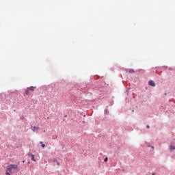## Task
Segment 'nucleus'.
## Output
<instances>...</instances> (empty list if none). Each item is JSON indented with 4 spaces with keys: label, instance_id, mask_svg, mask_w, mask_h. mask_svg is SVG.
Returning <instances> with one entry per match:
<instances>
[{
    "label": "nucleus",
    "instance_id": "obj_1",
    "mask_svg": "<svg viewBox=\"0 0 175 175\" xmlns=\"http://www.w3.org/2000/svg\"><path fill=\"white\" fill-rule=\"evenodd\" d=\"M17 170H18V165L16 164H11L7 167L5 175H12L10 173H14V172H17Z\"/></svg>",
    "mask_w": 175,
    "mask_h": 175
},
{
    "label": "nucleus",
    "instance_id": "obj_2",
    "mask_svg": "<svg viewBox=\"0 0 175 175\" xmlns=\"http://www.w3.org/2000/svg\"><path fill=\"white\" fill-rule=\"evenodd\" d=\"M148 84L151 85V87H155V82H154V81H149Z\"/></svg>",
    "mask_w": 175,
    "mask_h": 175
},
{
    "label": "nucleus",
    "instance_id": "obj_3",
    "mask_svg": "<svg viewBox=\"0 0 175 175\" xmlns=\"http://www.w3.org/2000/svg\"><path fill=\"white\" fill-rule=\"evenodd\" d=\"M31 130L33 132H35L36 131H38L39 128L33 126V127H31Z\"/></svg>",
    "mask_w": 175,
    "mask_h": 175
},
{
    "label": "nucleus",
    "instance_id": "obj_4",
    "mask_svg": "<svg viewBox=\"0 0 175 175\" xmlns=\"http://www.w3.org/2000/svg\"><path fill=\"white\" fill-rule=\"evenodd\" d=\"M29 88V91H34L35 88H34L33 86H31L30 88Z\"/></svg>",
    "mask_w": 175,
    "mask_h": 175
},
{
    "label": "nucleus",
    "instance_id": "obj_5",
    "mask_svg": "<svg viewBox=\"0 0 175 175\" xmlns=\"http://www.w3.org/2000/svg\"><path fill=\"white\" fill-rule=\"evenodd\" d=\"M31 161H33L34 162H36V159H35V155L31 154Z\"/></svg>",
    "mask_w": 175,
    "mask_h": 175
},
{
    "label": "nucleus",
    "instance_id": "obj_6",
    "mask_svg": "<svg viewBox=\"0 0 175 175\" xmlns=\"http://www.w3.org/2000/svg\"><path fill=\"white\" fill-rule=\"evenodd\" d=\"M25 94L26 95H29V89L27 88V89L25 90Z\"/></svg>",
    "mask_w": 175,
    "mask_h": 175
},
{
    "label": "nucleus",
    "instance_id": "obj_7",
    "mask_svg": "<svg viewBox=\"0 0 175 175\" xmlns=\"http://www.w3.org/2000/svg\"><path fill=\"white\" fill-rule=\"evenodd\" d=\"M40 144H41V146L42 147V148H44V147H46V145L44 144L42 142H40Z\"/></svg>",
    "mask_w": 175,
    "mask_h": 175
},
{
    "label": "nucleus",
    "instance_id": "obj_8",
    "mask_svg": "<svg viewBox=\"0 0 175 175\" xmlns=\"http://www.w3.org/2000/svg\"><path fill=\"white\" fill-rule=\"evenodd\" d=\"M129 73H135V70L133 69L129 70Z\"/></svg>",
    "mask_w": 175,
    "mask_h": 175
},
{
    "label": "nucleus",
    "instance_id": "obj_9",
    "mask_svg": "<svg viewBox=\"0 0 175 175\" xmlns=\"http://www.w3.org/2000/svg\"><path fill=\"white\" fill-rule=\"evenodd\" d=\"M173 150H175V146H170V150L173 151Z\"/></svg>",
    "mask_w": 175,
    "mask_h": 175
},
{
    "label": "nucleus",
    "instance_id": "obj_10",
    "mask_svg": "<svg viewBox=\"0 0 175 175\" xmlns=\"http://www.w3.org/2000/svg\"><path fill=\"white\" fill-rule=\"evenodd\" d=\"M108 160H109V159L107 157H105L104 159V162H107Z\"/></svg>",
    "mask_w": 175,
    "mask_h": 175
},
{
    "label": "nucleus",
    "instance_id": "obj_11",
    "mask_svg": "<svg viewBox=\"0 0 175 175\" xmlns=\"http://www.w3.org/2000/svg\"><path fill=\"white\" fill-rule=\"evenodd\" d=\"M53 162H57V159H54L53 160Z\"/></svg>",
    "mask_w": 175,
    "mask_h": 175
},
{
    "label": "nucleus",
    "instance_id": "obj_12",
    "mask_svg": "<svg viewBox=\"0 0 175 175\" xmlns=\"http://www.w3.org/2000/svg\"><path fill=\"white\" fill-rule=\"evenodd\" d=\"M146 128H148V129H149L150 126H149V125H147V126H146Z\"/></svg>",
    "mask_w": 175,
    "mask_h": 175
},
{
    "label": "nucleus",
    "instance_id": "obj_13",
    "mask_svg": "<svg viewBox=\"0 0 175 175\" xmlns=\"http://www.w3.org/2000/svg\"><path fill=\"white\" fill-rule=\"evenodd\" d=\"M152 175H155V173L153 172V173L152 174Z\"/></svg>",
    "mask_w": 175,
    "mask_h": 175
}]
</instances>
